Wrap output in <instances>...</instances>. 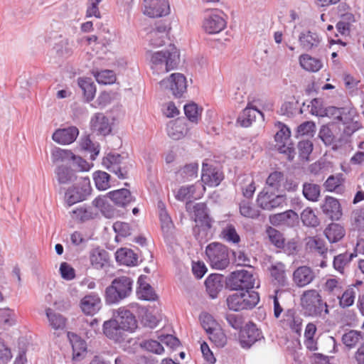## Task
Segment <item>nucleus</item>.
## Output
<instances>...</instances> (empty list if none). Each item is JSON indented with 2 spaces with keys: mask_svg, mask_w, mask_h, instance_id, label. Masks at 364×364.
Instances as JSON below:
<instances>
[{
  "mask_svg": "<svg viewBox=\"0 0 364 364\" xmlns=\"http://www.w3.org/2000/svg\"><path fill=\"white\" fill-rule=\"evenodd\" d=\"M114 319L124 331L132 332L137 328L135 316L128 309H119Z\"/></svg>",
  "mask_w": 364,
  "mask_h": 364,
  "instance_id": "obj_17",
  "label": "nucleus"
},
{
  "mask_svg": "<svg viewBox=\"0 0 364 364\" xmlns=\"http://www.w3.org/2000/svg\"><path fill=\"white\" fill-rule=\"evenodd\" d=\"M50 326L55 330H62L65 328L66 319L60 314L55 312L50 308L46 310Z\"/></svg>",
  "mask_w": 364,
  "mask_h": 364,
  "instance_id": "obj_39",
  "label": "nucleus"
},
{
  "mask_svg": "<svg viewBox=\"0 0 364 364\" xmlns=\"http://www.w3.org/2000/svg\"><path fill=\"white\" fill-rule=\"evenodd\" d=\"M168 26L165 21H160L155 25V28L150 31V36H157V40L154 42L156 46H161L165 43V38L167 36Z\"/></svg>",
  "mask_w": 364,
  "mask_h": 364,
  "instance_id": "obj_38",
  "label": "nucleus"
},
{
  "mask_svg": "<svg viewBox=\"0 0 364 364\" xmlns=\"http://www.w3.org/2000/svg\"><path fill=\"white\" fill-rule=\"evenodd\" d=\"M124 331L114 318L106 321L103 323L104 334L116 342H120L124 339Z\"/></svg>",
  "mask_w": 364,
  "mask_h": 364,
  "instance_id": "obj_26",
  "label": "nucleus"
},
{
  "mask_svg": "<svg viewBox=\"0 0 364 364\" xmlns=\"http://www.w3.org/2000/svg\"><path fill=\"white\" fill-rule=\"evenodd\" d=\"M110 176L105 171H97L93 173L95 186L98 190L105 191L110 187Z\"/></svg>",
  "mask_w": 364,
  "mask_h": 364,
  "instance_id": "obj_51",
  "label": "nucleus"
},
{
  "mask_svg": "<svg viewBox=\"0 0 364 364\" xmlns=\"http://www.w3.org/2000/svg\"><path fill=\"white\" fill-rule=\"evenodd\" d=\"M321 208L323 213L332 220H338L342 216L341 204L335 198L326 196Z\"/></svg>",
  "mask_w": 364,
  "mask_h": 364,
  "instance_id": "obj_23",
  "label": "nucleus"
},
{
  "mask_svg": "<svg viewBox=\"0 0 364 364\" xmlns=\"http://www.w3.org/2000/svg\"><path fill=\"white\" fill-rule=\"evenodd\" d=\"M224 284V277L219 274H211L205 281V285L206 291L212 299L218 297L219 292L223 289Z\"/></svg>",
  "mask_w": 364,
  "mask_h": 364,
  "instance_id": "obj_24",
  "label": "nucleus"
},
{
  "mask_svg": "<svg viewBox=\"0 0 364 364\" xmlns=\"http://www.w3.org/2000/svg\"><path fill=\"white\" fill-rule=\"evenodd\" d=\"M57 179L60 183L65 184L77 179L75 172L66 166H59L55 171Z\"/></svg>",
  "mask_w": 364,
  "mask_h": 364,
  "instance_id": "obj_43",
  "label": "nucleus"
},
{
  "mask_svg": "<svg viewBox=\"0 0 364 364\" xmlns=\"http://www.w3.org/2000/svg\"><path fill=\"white\" fill-rule=\"evenodd\" d=\"M301 219L303 224L307 227L316 228L319 225V220L314 211L307 208L301 213Z\"/></svg>",
  "mask_w": 364,
  "mask_h": 364,
  "instance_id": "obj_52",
  "label": "nucleus"
},
{
  "mask_svg": "<svg viewBox=\"0 0 364 364\" xmlns=\"http://www.w3.org/2000/svg\"><path fill=\"white\" fill-rule=\"evenodd\" d=\"M321 186L313 182H305L302 186L304 197L311 202H317L321 196Z\"/></svg>",
  "mask_w": 364,
  "mask_h": 364,
  "instance_id": "obj_34",
  "label": "nucleus"
},
{
  "mask_svg": "<svg viewBox=\"0 0 364 364\" xmlns=\"http://www.w3.org/2000/svg\"><path fill=\"white\" fill-rule=\"evenodd\" d=\"M255 277L247 270H238L232 272L225 280L227 288L232 291L243 292L253 291Z\"/></svg>",
  "mask_w": 364,
  "mask_h": 364,
  "instance_id": "obj_7",
  "label": "nucleus"
},
{
  "mask_svg": "<svg viewBox=\"0 0 364 364\" xmlns=\"http://www.w3.org/2000/svg\"><path fill=\"white\" fill-rule=\"evenodd\" d=\"M133 280L126 276L114 279L105 291V301L108 305L118 304L132 292Z\"/></svg>",
  "mask_w": 364,
  "mask_h": 364,
  "instance_id": "obj_2",
  "label": "nucleus"
},
{
  "mask_svg": "<svg viewBox=\"0 0 364 364\" xmlns=\"http://www.w3.org/2000/svg\"><path fill=\"white\" fill-rule=\"evenodd\" d=\"M102 306L101 299L97 293H91L85 296L80 301V308L87 315H94Z\"/></svg>",
  "mask_w": 364,
  "mask_h": 364,
  "instance_id": "obj_20",
  "label": "nucleus"
},
{
  "mask_svg": "<svg viewBox=\"0 0 364 364\" xmlns=\"http://www.w3.org/2000/svg\"><path fill=\"white\" fill-rule=\"evenodd\" d=\"M342 342L348 348H352L358 343H364V335L360 331L350 330L343 335Z\"/></svg>",
  "mask_w": 364,
  "mask_h": 364,
  "instance_id": "obj_35",
  "label": "nucleus"
},
{
  "mask_svg": "<svg viewBox=\"0 0 364 364\" xmlns=\"http://www.w3.org/2000/svg\"><path fill=\"white\" fill-rule=\"evenodd\" d=\"M299 63L304 70L311 72H317L322 67L320 60L312 58L307 54L301 55L299 57Z\"/></svg>",
  "mask_w": 364,
  "mask_h": 364,
  "instance_id": "obj_44",
  "label": "nucleus"
},
{
  "mask_svg": "<svg viewBox=\"0 0 364 364\" xmlns=\"http://www.w3.org/2000/svg\"><path fill=\"white\" fill-rule=\"evenodd\" d=\"M343 178L341 176H333L331 175L328 177L326 181L323 183V186L326 191L328 192H336V193H341L343 191Z\"/></svg>",
  "mask_w": 364,
  "mask_h": 364,
  "instance_id": "obj_50",
  "label": "nucleus"
},
{
  "mask_svg": "<svg viewBox=\"0 0 364 364\" xmlns=\"http://www.w3.org/2000/svg\"><path fill=\"white\" fill-rule=\"evenodd\" d=\"M200 320L203 328L207 333L210 331L218 328V323L216 321L210 314L208 313L201 314L200 316Z\"/></svg>",
  "mask_w": 364,
  "mask_h": 364,
  "instance_id": "obj_64",
  "label": "nucleus"
},
{
  "mask_svg": "<svg viewBox=\"0 0 364 364\" xmlns=\"http://www.w3.org/2000/svg\"><path fill=\"white\" fill-rule=\"evenodd\" d=\"M259 301V294L255 291H237L226 299L228 309L234 311L252 309Z\"/></svg>",
  "mask_w": 364,
  "mask_h": 364,
  "instance_id": "obj_5",
  "label": "nucleus"
},
{
  "mask_svg": "<svg viewBox=\"0 0 364 364\" xmlns=\"http://www.w3.org/2000/svg\"><path fill=\"white\" fill-rule=\"evenodd\" d=\"M318 137L326 146H332L334 150L346 144L350 139V136L343 132L339 136L335 134L327 125L321 126Z\"/></svg>",
  "mask_w": 364,
  "mask_h": 364,
  "instance_id": "obj_13",
  "label": "nucleus"
},
{
  "mask_svg": "<svg viewBox=\"0 0 364 364\" xmlns=\"http://www.w3.org/2000/svg\"><path fill=\"white\" fill-rule=\"evenodd\" d=\"M205 254L213 269H224L230 264L228 248L221 243L209 244L206 247Z\"/></svg>",
  "mask_w": 364,
  "mask_h": 364,
  "instance_id": "obj_9",
  "label": "nucleus"
},
{
  "mask_svg": "<svg viewBox=\"0 0 364 364\" xmlns=\"http://www.w3.org/2000/svg\"><path fill=\"white\" fill-rule=\"evenodd\" d=\"M91 129L97 134L106 136L111 131V125L109 119L102 113H97L90 121Z\"/></svg>",
  "mask_w": 364,
  "mask_h": 364,
  "instance_id": "obj_21",
  "label": "nucleus"
},
{
  "mask_svg": "<svg viewBox=\"0 0 364 364\" xmlns=\"http://www.w3.org/2000/svg\"><path fill=\"white\" fill-rule=\"evenodd\" d=\"M269 270L272 279L279 286L285 287L288 284L285 265L283 263L278 262L272 265Z\"/></svg>",
  "mask_w": 364,
  "mask_h": 364,
  "instance_id": "obj_33",
  "label": "nucleus"
},
{
  "mask_svg": "<svg viewBox=\"0 0 364 364\" xmlns=\"http://www.w3.org/2000/svg\"><path fill=\"white\" fill-rule=\"evenodd\" d=\"M256 112L260 113L257 109L247 107L242 110V112L238 116L237 123L243 127H250L252 124V122L255 120Z\"/></svg>",
  "mask_w": 364,
  "mask_h": 364,
  "instance_id": "obj_45",
  "label": "nucleus"
},
{
  "mask_svg": "<svg viewBox=\"0 0 364 364\" xmlns=\"http://www.w3.org/2000/svg\"><path fill=\"white\" fill-rule=\"evenodd\" d=\"M323 290L329 295L336 296L337 297L343 291L342 284L337 279H328L324 284Z\"/></svg>",
  "mask_w": 364,
  "mask_h": 364,
  "instance_id": "obj_53",
  "label": "nucleus"
},
{
  "mask_svg": "<svg viewBox=\"0 0 364 364\" xmlns=\"http://www.w3.org/2000/svg\"><path fill=\"white\" fill-rule=\"evenodd\" d=\"M96 80L102 85L113 84L116 81V75L113 70H103L95 75Z\"/></svg>",
  "mask_w": 364,
  "mask_h": 364,
  "instance_id": "obj_59",
  "label": "nucleus"
},
{
  "mask_svg": "<svg viewBox=\"0 0 364 364\" xmlns=\"http://www.w3.org/2000/svg\"><path fill=\"white\" fill-rule=\"evenodd\" d=\"M79 135V129L75 126L58 129L53 134L52 139L58 144L67 145L73 143Z\"/></svg>",
  "mask_w": 364,
  "mask_h": 364,
  "instance_id": "obj_18",
  "label": "nucleus"
},
{
  "mask_svg": "<svg viewBox=\"0 0 364 364\" xmlns=\"http://www.w3.org/2000/svg\"><path fill=\"white\" fill-rule=\"evenodd\" d=\"M198 171V164L197 163H191L185 165L178 171V174L183 181H191L197 177Z\"/></svg>",
  "mask_w": 364,
  "mask_h": 364,
  "instance_id": "obj_55",
  "label": "nucleus"
},
{
  "mask_svg": "<svg viewBox=\"0 0 364 364\" xmlns=\"http://www.w3.org/2000/svg\"><path fill=\"white\" fill-rule=\"evenodd\" d=\"M79 87L81 88L87 101H91L95 97L96 87L91 78H80L78 80Z\"/></svg>",
  "mask_w": 364,
  "mask_h": 364,
  "instance_id": "obj_48",
  "label": "nucleus"
},
{
  "mask_svg": "<svg viewBox=\"0 0 364 364\" xmlns=\"http://www.w3.org/2000/svg\"><path fill=\"white\" fill-rule=\"evenodd\" d=\"M301 304L305 314L309 316L324 318L329 314L328 304L316 289L304 291L301 296Z\"/></svg>",
  "mask_w": 364,
  "mask_h": 364,
  "instance_id": "obj_3",
  "label": "nucleus"
},
{
  "mask_svg": "<svg viewBox=\"0 0 364 364\" xmlns=\"http://www.w3.org/2000/svg\"><path fill=\"white\" fill-rule=\"evenodd\" d=\"M93 205L99 208L102 215L112 218L117 215V211L114 206L109 203V199L107 196H99L92 201Z\"/></svg>",
  "mask_w": 364,
  "mask_h": 364,
  "instance_id": "obj_28",
  "label": "nucleus"
},
{
  "mask_svg": "<svg viewBox=\"0 0 364 364\" xmlns=\"http://www.w3.org/2000/svg\"><path fill=\"white\" fill-rule=\"evenodd\" d=\"M210 341L218 348H223L227 343V337L220 328H216L208 333Z\"/></svg>",
  "mask_w": 364,
  "mask_h": 364,
  "instance_id": "obj_54",
  "label": "nucleus"
},
{
  "mask_svg": "<svg viewBox=\"0 0 364 364\" xmlns=\"http://www.w3.org/2000/svg\"><path fill=\"white\" fill-rule=\"evenodd\" d=\"M183 109L184 113L189 121L192 122H198L200 109L196 103L192 102L184 105Z\"/></svg>",
  "mask_w": 364,
  "mask_h": 364,
  "instance_id": "obj_63",
  "label": "nucleus"
},
{
  "mask_svg": "<svg viewBox=\"0 0 364 364\" xmlns=\"http://www.w3.org/2000/svg\"><path fill=\"white\" fill-rule=\"evenodd\" d=\"M306 248L311 252H315L321 255L323 258L328 252L325 241L318 237H310L306 242Z\"/></svg>",
  "mask_w": 364,
  "mask_h": 364,
  "instance_id": "obj_42",
  "label": "nucleus"
},
{
  "mask_svg": "<svg viewBox=\"0 0 364 364\" xmlns=\"http://www.w3.org/2000/svg\"><path fill=\"white\" fill-rule=\"evenodd\" d=\"M167 134L173 140H179L187 134V127L182 119L170 122L167 125Z\"/></svg>",
  "mask_w": 364,
  "mask_h": 364,
  "instance_id": "obj_29",
  "label": "nucleus"
},
{
  "mask_svg": "<svg viewBox=\"0 0 364 364\" xmlns=\"http://www.w3.org/2000/svg\"><path fill=\"white\" fill-rule=\"evenodd\" d=\"M160 85L162 87H168L174 97H181L186 91L187 81L183 74L172 73L169 78L162 80L160 82Z\"/></svg>",
  "mask_w": 364,
  "mask_h": 364,
  "instance_id": "obj_14",
  "label": "nucleus"
},
{
  "mask_svg": "<svg viewBox=\"0 0 364 364\" xmlns=\"http://www.w3.org/2000/svg\"><path fill=\"white\" fill-rule=\"evenodd\" d=\"M109 261V253L101 248H95L90 252L91 266L96 269H102Z\"/></svg>",
  "mask_w": 364,
  "mask_h": 364,
  "instance_id": "obj_27",
  "label": "nucleus"
},
{
  "mask_svg": "<svg viewBox=\"0 0 364 364\" xmlns=\"http://www.w3.org/2000/svg\"><path fill=\"white\" fill-rule=\"evenodd\" d=\"M221 235L223 238L228 242L237 244L240 241V237L232 224H228L226 227L223 229Z\"/></svg>",
  "mask_w": 364,
  "mask_h": 364,
  "instance_id": "obj_56",
  "label": "nucleus"
},
{
  "mask_svg": "<svg viewBox=\"0 0 364 364\" xmlns=\"http://www.w3.org/2000/svg\"><path fill=\"white\" fill-rule=\"evenodd\" d=\"M284 180V175L281 171H275L271 173L266 179V184L263 188L273 191H279Z\"/></svg>",
  "mask_w": 364,
  "mask_h": 364,
  "instance_id": "obj_41",
  "label": "nucleus"
},
{
  "mask_svg": "<svg viewBox=\"0 0 364 364\" xmlns=\"http://www.w3.org/2000/svg\"><path fill=\"white\" fill-rule=\"evenodd\" d=\"M279 131L274 135V139L278 145L277 150L280 154L287 156L289 161H292L296 155V151L294 144L289 142L291 131L289 128L282 122H278Z\"/></svg>",
  "mask_w": 364,
  "mask_h": 364,
  "instance_id": "obj_11",
  "label": "nucleus"
},
{
  "mask_svg": "<svg viewBox=\"0 0 364 364\" xmlns=\"http://www.w3.org/2000/svg\"><path fill=\"white\" fill-rule=\"evenodd\" d=\"M68 338L72 346L73 351V358L76 359L82 355V353L86 351L85 342L77 334L68 332Z\"/></svg>",
  "mask_w": 364,
  "mask_h": 364,
  "instance_id": "obj_37",
  "label": "nucleus"
},
{
  "mask_svg": "<svg viewBox=\"0 0 364 364\" xmlns=\"http://www.w3.org/2000/svg\"><path fill=\"white\" fill-rule=\"evenodd\" d=\"M346 234L343 227L338 223H331L324 230V235L330 243L340 241Z\"/></svg>",
  "mask_w": 364,
  "mask_h": 364,
  "instance_id": "obj_32",
  "label": "nucleus"
},
{
  "mask_svg": "<svg viewBox=\"0 0 364 364\" xmlns=\"http://www.w3.org/2000/svg\"><path fill=\"white\" fill-rule=\"evenodd\" d=\"M264 339L262 331L250 321L239 332V343L242 348L248 350L257 341Z\"/></svg>",
  "mask_w": 364,
  "mask_h": 364,
  "instance_id": "obj_12",
  "label": "nucleus"
},
{
  "mask_svg": "<svg viewBox=\"0 0 364 364\" xmlns=\"http://www.w3.org/2000/svg\"><path fill=\"white\" fill-rule=\"evenodd\" d=\"M314 278L315 274L314 271L306 266L296 268L293 273V281L299 287H304L309 284Z\"/></svg>",
  "mask_w": 364,
  "mask_h": 364,
  "instance_id": "obj_22",
  "label": "nucleus"
},
{
  "mask_svg": "<svg viewBox=\"0 0 364 364\" xmlns=\"http://www.w3.org/2000/svg\"><path fill=\"white\" fill-rule=\"evenodd\" d=\"M196 191V186L194 185H188L181 186L176 195V198L180 201H184L186 200H191L193 198L194 193Z\"/></svg>",
  "mask_w": 364,
  "mask_h": 364,
  "instance_id": "obj_60",
  "label": "nucleus"
},
{
  "mask_svg": "<svg viewBox=\"0 0 364 364\" xmlns=\"http://www.w3.org/2000/svg\"><path fill=\"white\" fill-rule=\"evenodd\" d=\"M80 146L83 150L87 151L92 154L91 157L92 159H95L94 156H97L100 153L99 146L93 143L87 135L82 137Z\"/></svg>",
  "mask_w": 364,
  "mask_h": 364,
  "instance_id": "obj_61",
  "label": "nucleus"
},
{
  "mask_svg": "<svg viewBox=\"0 0 364 364\" xmlns=\"http://www.w3.org/2000/svg\"><path fill=\"white\" fill-rule=\"evenodd\" d=\"M299 41L301 47L308 51L318 46L320 38L317 33L308 31L300 33Z\"/></svg>",
  "mask_w": 364,
  "mask_h": 364,
  "instance_id": "obj_31",
  "label": "nucleus"
},
{
  "mask_svg": "<svg viewBox=\"0 0 364 364\" xmlns=\"http://www.w3.org/2000/svg\"><path fill=\"white\" fill-rule=\"evenodd\" d=\"M193 213L196 225L193 228V233L197 240H200L208 235L213 220L209 216L206 205L203 203H196L193 206Z\"/></svg>",
  "mask_w": 364,
  "mask_h": 364,
  "instance_id": "obj_6",
  "label": "nucleus"
},
{
  "mask_svg": "<svg viewBox=\"0 0 364 364\" xmlns=\"http://www.w3.org/2000/svg\"><path fill=\"white\" fill-rule=\"evenodd\" d=\"M223 173L217 168L203 167L201 180L207 186L210 187L218 186L223 180Z\"/></svg>",
  "mask_w": 364,
  "mask_h": 364,
  "instance_id": "obj_25",
  "label": "nucleus"
},
{
  "mask_svg": "<svg viewBox=\"0 0 364 364\" xmlns=\"http://www.w3.org/2000/svg\"><path fill=\"white\" fill-rule=\"evenodd\" d=\"M356 255L354 253L345 252L335 256L333 261V268L338 272L343 274L345 267L349 264Z\"/></svg>",
  "mask_w": 364,
  "mask_h": 364,
  "instance_id": "obj_46",
  "label": "nucleus"
},
{
  "mask_svg": "<svg viewBox=\"0 0 364 364\" xmlns=\"http://www.w3.org/2000/svg\"><path fill=\"white\" fill-rule=\"evenodd\" d=\"M226 26L224 18L217 14V11L211 12L204 18L203 28L209 34L218 33Z\"/></svg>",
  "mask_w": 364,
  "mask_h": 364,
  "instance_id": "obj_16",
  "label": "nucleus"
},
{
  "mask_svg": "<svg viewBox=\"0 0 364 364\" xmlns=\"http://www.w3.org/2000/svg\"><path fill=\"white\" fill-rule=\"evenodd\" d=\"M297 148L299 157L301 159L308 160L313 151V143L309 139L301 140L298 143Z\"/></svg>",
  "mask_w": 364,
  "mask_h": 364,
  "instance_id": "obj_62",
  "label": "nucleus"
},
{
  "mask_svg": "<svg viewBox=\"0 0 364 364\" xmlns=\"http://www.w3.org/2000/svg\"><path fill=\"white\" fill-rule=\"evenodd\" d=\"M138 283L139 284L136 294L139 299L144 301H156L158 296L152 287L147 283H142L141 279H139Z\"/></svg>",
  "mask_w": 364,
  "mask_h": 364,
  "instance_id": "obj_40",
  "label": "nucleus"
},
{
  "mask_svg": "<svg viewBox=\"0 0 364 364\" xmlns=\"http://www.w3.org/2000/svg\"><path fill=\"white\" fill-rule=\"evenodd\" d=\"M169 12L168 0H144V14L146 16L151 18L161 17Z\"/></svg>",
  "mask_w": 364,
  "mask_h": 364,
  "instance_id": "obj_15",
  "label": "nucleus"
},
{
  "mask_svg": "<svg viewBox=\"0 0 364 364\" xmlns=\"http://www.w3.org/2000/svg\"><path fill=\"white\" fill-rule=\"evenodd\" d=\"M106 196L113 204L122 208H126L136 200L129 190L126 188L110 191Z\"/></svg>",
  "mask_w": 364,
  "mask_h": 364,
  "instance_id": "obj_19",
  "label": "nucleus"
},
{
  "mask_svg": "<svg viewBox=\"0 0 364 364\" xmlns=\"http://www.w3.org/2000/svg\"><path fill=\"white\" fill-rule=\"evenodd\" d=\"M239 210L240 215L247 218L257 219L260 215L259 210L255 208L250 201L247 200H242L240 202Z\"/></svg>",
  "mask_w": 364,
  "mask_h": 364,
  "instance_id": "obj_47",
  "label": "nucleus"
},
{
  "mask_svg": "<svg viewBox=\"0 0 364 364\" xmlns=\"http://www.w3.org/2000/svg\"><path fill=\"white\" fill-rule=\"evenodd\" d=\"M53 161H73L74 162L79 163V165L81 166L80 163H82L87 165L85 161H84L81 157L76 156L71 151L65 150L62 149H58L53 153Z\"/></svg>",
  "mask_w": 364,
  "mask_h": 364,
  "instance_id": "obj_36",
  "label": "nucleus"
},
{
  "mask_svg": "<svg viewBox=\"0 0 364 364\" xmlns=\"http://www.w3.org/2000/svg\"><path fill=\"white\" fill-rule=\"evenodd\" d=\"M179 51L174 45L166 50L153 53L151 56V68L154 73H166L177 68L179 63Z\"/></svg>",
  "mask_w": 364,
  "mask_h": 364,
  "instance_id": "obj_1",
  "label": "nucleus"
},
{
  "mask_svg": "<svg viewBox=\"0 0 364 364\" xmlns=\"http://www.w3.org/2000/svg\"><path fill=\"white\" fill-rule=\"evenodd\" d=\"M326 111V114L329 113L343 123L344 125L343 132L350 137L361 127L360 123L355 119L357 117L356 109L351 105L343 107H329Z\"/></svg>",
  "mask_w": 364,
  "mask_h": 364,
  "instance_id": "obj_4",
  "label": "nucleus"
},
{
  "mask_svg": "<svg viewBox=\"0 0 364 364\" xmlns=\"http://www.w3.org/2000/svg\"><path fill=\"white\" fill-rule=\"evenodd\" d=\"M91 186L88 178H80L79 181L65 192V200L69 206L83 201L91 193Z\"/></svg>",
  "mask_w": 364,
  "mask_h": 364,
  "instance_id": "obj_10",
  "label": "nucleus"
},
{
  "mask_svg": "<svg viewBox=\"0 0 364 364\" xmlns=\"http://www.w3.org/2000/svg\"><path fill=\"white\" fill-rule=\"evenodd\" d=\"M284 321L288 323L289 327L293 332L297 334L301 333L302 319L299 316H294L293 311L289 310L287 312H285Z\"/></svg>",
  "mask_w": 364,
  "mask_h": 364,
  "instance_id": "obj_49",
  "label": "nucleus"
},
{
  "mask_svg": "<svg viewBox=\"0 0 364 364\" xmlns=\"http://www.w3.org/2000/svg\"><path fill=\"white\" fill-rule=\"evenodd\" d=\"M269 241L277 248H284L285 240L283 235L277 229L269 227L266 231Z\"/></svg>",
  "mask_w": 364,
  "mask_h": 364,
  "instance_id": "obj_57",
  "label": "nucleus"
},
{
  "mask_svg": "<svg viewBox=\"0 0 364 364\" xmlns=\"http://www.w3.org/2000/svg\"><path fill=\"white\" fill-rule=\"evenodd\" d=\"M257 203L264 210L272 211L277 208H283L287 205V195L263 188L257 195Z\"/></svg>",
  "mask_w": 364,
  "mask_h": 364,
  "instance_id": "obj_8",
  "label": "nucleus"
},
{
  "mask_svg": "<svg viewBox=\"0 0 364 364\" xmlns=\"http://www.w3.org/2000/svg\"><path fill=\"white\" fill-rule=\"evenodd\" d=\"M355 291L352 288L346 289L343 293L341 292L339 296H337V298L339 299L340 306L343 309L351 306L355 301Z\"/></svg>",
  "mask_w": 364,
  "mask_h": 364,
  "instance_id": "obj_58",
  "label": "nucleus"
},
{
  "mask_svg": "<svg viewBox=\"0 0 364 364\" xmlns=\"http://www.w3.org/2000/svg\"><path fill=\"white\" fill-rule=\"evenodd\" d=\"M117 262L126 266H135L138 262V257L131 249L120 248L115 252Z\"/></svg>",
  "mask_w": 364,
  "mask_h": 364,
  "instance_id": "obj_30",
  "label": "nucleus"
}]
</instances>
